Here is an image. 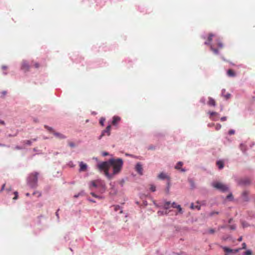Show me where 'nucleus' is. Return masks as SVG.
<instances>
[{
  "label": "nucleus",
  "mask_w": 255,
  "mask_h": 255,
  "mask_svg": "<svg viewBox=\"0 0 255 255\" xmlns=\"http://www.w3.org/2000/svg\"><path fill=\"white\" fill-rule=\"evenodd\" d=\"M123 164V160L121 158H111L108 161L99 163L97 167L100 171H104L105 176L109 179H111L115 175L121 171Z\"/></svg>",
  "instance_id": "nucleus-1"
},
{
  "label": "nucleus",
  "mask_w": 255,
  "mask_h": 255,
  "mask_svg": "<svg viewBox=\"0 0 255 255\" xmlns=\"http://www.w3.org/2000/svg\"><path fill=\"white\" fill-rule=\"evenodd\" d=\"M38 173L31 174L28 178V182L31 187H35L37 182Z\"/></svg>",
  "instance_id": "nucleus-2"
},
{
  "label": "nucleus",
  "mask_w": 255,
  "mask_h": 255,
  "mask_svg": "<svg viewBox=\"0 0 255 255\" xmlns=\"http://www.w3.org/2000/svg\"><path fill=\"white\" fill-rule=\"evenodd\" d=\"M212 185L215 188L219 190L222 192H225L228 190V187L222 183L215 182L212 184Z\"/></svg>",
  "instance_id": "nucleus-3"
},
{
  "label": "nucleus",
  "mask_w": 255,
  "mask_h": 255,
  "mask_svg": "<svg viewBox=\"0 0 255 255\" xmlns=\"http://www.w3.org/2000/svg\"><path fill=\"white\" fill-rule=\"evenodd\" d=\"M44 127L45 128H46L49 131L52 132L55 136H56L57 137H58L60 139H63L66 137L63 134H62L59 132H57L54 131L51 128H50L47 126H45Z\"/></svg>",
  "instance_id": "nucleus-4"
},
{
  "label": "nucleus",
  "mask_w": 255,
  "mask_h": 255,
  "mask_svg": "<svg viewBox=\"0 0 255 255\" xmlns=\"http://www.w3.org/2000/svg\"><path fill=\"white\" fill-rule=\"evenodd\" d=\"M103 182L100 179L93 180L91 181L90 188L92 187L96 188L98 186H103Z\"/></svg>",
  "instance_id": "nucleus-5"
},
{
  "label": "nucleus",
  "mask_w": 255,
  "mask_h": 255,
  "mask_svg": "<svg viewBox=\"0 0 255 255\" xmlns=\"http://www.w3.org/2000/svg\"><path fill=\"white\" fill-rule=\"evenodd\" d=\"M111 128V126L110 125H109L108 126H107L106 128L102 131L101 135L99 137V139H101L102 138V137L105 135L106 133L108 135H110Z\"/></svg>",
  "instance_id": "nucleus-6"
},
{
  "label": "nucleus",
  "mask_w": 255,
  "mask_h": 255,
  "mask_svg": "<svg viewBox=\"0 0 255 255\" xmlns=\"http://www.w3.org/2000/svg\"><path fill=\"white\" fill-rule=\"evenodd\" d=\"M21 68L24 71H27L29 69V65L26 61H23L21 64Z\"/></svg>",
  "instance_id": "nucleus-7"
},
{
  "label": "nucleus",
  "mask_w": 255,
  "mask_h": 255,
  "mask_svg": "<svg viewBox=\"0 0 255 255\" xmlns=\"http://www.w3.org/2000/svg\"><path fill=\"white\" fill-rule=\"evenodd\" d=\"M136 171L140 175L142 174V167L140 163H137L135 166Z\"/></svg>",
  "instance_id": "nucleus-8"
},
{
  "label": "nucleus",
  "mask_w": 255,
  "mask_h": 255,
  "mask_svg": "<svg viewBox=\"0 0 255 255\" xmlns=\"http://www.w3.org/2000/svg\"><path fill=\"white\" fill-rule=\"evenodd\" d=\"M87 165L83 162L80 163V171H85L87 170Z\"/></svg>",
  "instance_id": "nucleus-9"
},
{
  "label": "nucleus",
  "mask_w": 255,
  "mask_h": 255,
  "mask_svg": "<svg viewBox=\"0 0 255 255\" xmlns=\"http://www.w3.org/2000/svg\"><path fill=\"white\" fill-rule=\"evenodd\" d=\"M209 100L208 102V104L209 106H212L215 107L216 106V102L214 99L211 97H209Z\"/></svg>",
  "instance_id": "nucleus-10"
},
{
  "label": "nucleus",
  "mask_w": 255,
  "mask_h": 255,
  "mask_svg": "<svg viewBox=\"0 0 255 255\" xmlns=\"http://www.w3.org/2000/svg\"><path fill=\"white\" fill-rule=\"evenodd\" d=\"M121 120V118L118 116H114L113 119L112 124L117 125Z\"/></svg>",
  "instance_id": "nucleus-11"
},
{
  "label": "nucleus",
  "mask_w": 255,
  "mask_h": 255,
  "mask_svg": "<svg viewBox=\"0 0 255 255\" xmlns=\"http://www.w3.org/2000/svg\"><path fill=\"white\" fill-rule=\"evenodd\" d=\"M248 195H249V192L247 191H245L243 192L242 197H243V200L245 201H248L249 200Z\"/></svg>",
  "instance_id": "nucleus-12"
},
{
  "label": "nucleus",
  "mask_w": 255,
  "mask_h": 255,
  "mask_svg": "<svg viewBox=\"0 0 255 255\" xmlns=\"http://www.w3.org/2000/svg\"><path fill=\"white\" fill-rule=\"evenodd\" d=\"M214 36V34L210 33L209 34L208 37V40L206 42H205V44L206 45H209L210 42L212 40L213 37Z\"/></svg>",
  "instance_id": "nucleus-13"
},
{
  "label": "nucleus",
  "mask_w": 255,
  "mask_h": 255,
  "mask_svg": "<svg viewBox=\"0 0 255 255\" xmlns=\"http://www.w3.org/2000/svg\"><path fill=\"white\" fill-rule=\"evenodd\" d=\"M217 165L218 166L219 169H221L224 167V163L222 160H219L216 163Z\"/></svg>",
  "instance_id": "nucleus-14"
},
{
  "label": "nucleus",
  "mask_w": 255,
  "mask_h": 255,
  "mask_svg": "<svg viewBox=\"0 0 255 255\" xmlns=\"http://www.w3.org/2000/svg\"><path fill=\"white\" fill-rule=\"evenodd\" d=\"M36 140H37L36 138H33L31 140H24L23 141V143H24V144H26L27 145H30L31 144L32 141H36Z\"/></svg>",
  "instance_id": "nucleus-15"
},
{
  "label": "nucleus",
  "mask_w": 255,
  "mask_h": 255,
  "mask_svg": "<svg viewBox=\"0 0 255 255\" xmlns=\"http://www.w3.org/2000/svg\"><path fill=\"white\" fill-rule=\"evenodd\" d=\"M227 75L229 77H235L236 76L235 72L232 69L228 70Z\"/></svg>",
  "instance_id": "nucleus-16"
},
{
  "label": "nucleus",
  "mask_w": 255,
  "mask_h": 255,
  "mask_svg": "<svg viewBox=\"0 0 255 255\" xmlns=\"http://www.w3.org/2000/svg\"><path fill=\"white\" fill-rule=\"evenodd\" d=\"M158 177L160 179H164L168 178V176L166 174H165V173H164L163 172L160 173L158 175Z\"/></svg>",
  "instance_id": "nucleus-17"
},
{
  "label": "nucleus",
  "mask_w": 255,
  "mask_h": 255,
  "mask_svg": "<svg viewBox=\"0 0 255 255\" xmlns=\"http://www.w3.org/2000/svg\"><path fill=\"white\" fill-rule=\"evenodd\" d=\"M222 248L224 250V251L227 253H231L233 252V250L231 249L228 247H223Z\"/></svg>",
  "instance_id": "nucleus-18"
},
{
  "label": "nucleus",
  "mask_w": 255,
  "mask_h": 255,
  "mask_svg": "<svg viewBox=\"0 0 255 255\" xmlns=\"http://www.w3.org/2000/svg\"><path fill=\"white\" fill-rule=\"evenodd\" d=\"M114 210L115 211L117 212L119 210H120V213L123 212L122 210L121 209V207L119 205H115L113 206Z\"/></svg>",
  "instance_id": "nucleus-19"
},
{
  "label": "nucleus",
  "mask_w": 255,
  "mask_h": 255,
  "mask_svg": "<svg viewBox=\"0 0 255 255\" xmlns=\"http://www.w3.org/2000/svg\"><path fill=\"white\" fill-rule=\"evenodd\" d=\"M225 92V90H223L222 91V95L225 98L226 100H228L231 97V94L229 93H228L227 94H224V92Z\"/></svg>",
  "instance_id": "nucleus-20"
},
{
  "label": "nucleus",
  "mask_w": 255,
  "mask_h": 255,
  "mask_svg": "<svg viewBox=\"0 0 255 255\" xmlns=\"http://www.w3.org/2000/svg\"><path fill=\"white\" fill-rule=\"evenodd\" d=\"M210 49L215 54H218L219 53L218 49L214 48L212 45H210Z\"/></svg>",
  "instance_id": "nucleus-21"
},
{
  "label": "nucleus",
  "mask_w": 255,
  "mask_h": 255,
  "mask_svg": "<svg viewBox=\"0 0 255 255\" xmlns=\"http://www.w3.org/2000/svg\"><path fill=\"white\" fill-rule=\"evenodd\" d=\"M217 44L218 47L220 49L222 48L223 47V44L220 40H217Z\"/></svg>",
  "instance_id": "nucleus-22"
},
{
  "label": "nucleus",
  "mask_w": 255,
  "mask_h": 255,
  "mask_svg": "<svg viewBox=\"0 0 255 255\" xmlns=\"http://www.w3.org/2000/svg\"><path fill=\"white\" fill-rule=\"evenodd\" d=\"M183 165V163L182 162H178L176 165L175 166V168L177 169H180L181 167V166Z\"/></svg>",
  "instance_id": "nucleus-23"
},
{
  "label": "nucleus",
  "mask_w": 255,
  "mask_h": 255,
  "mask_svg": "<svg viewBox=\"0 0 255 255\" xmlns=\"http://www.w3.org/2000/svg\"><path fill=\"white\" fill-rule=\"evenodd\" d=\"M170 202H166L165 203H164V207L165 209H168L169 208V206H170Z\"/></svg>",
  "instance_id": "nucleus-24"
},
{
  "label": "nucleus",
  "mask_w": 255,
  "mask_h": 255,
  "mask_svg": "<svg viewBox=\"0 0 255 255\" xmlns=\"http://www.w3.org/2000/svg\"><path fill=\"white\" fill-rule=\"evenodd\" d=\"M176 208L178 209L179 213L182 214V213H183L182 209V208L181 207L180 205H178L176 207Z\"/></svg>",
  "instance_id": "nucleus-25"
},
{
  "label": "nucleus",
  "mask_w": 255,
  "mask_h": 255,
  "mask_svg": "<svg viewBox=\"0 0 255 255\" xmlns=\"http://www.w3.org/2000/svg\"><path fill=\"white\" fill-rule=\"evenodd\" d=\"M208 114L210 115V119H211L212 116H216L218 115L217 113L215 112H208Z\"/></svg>",
  "instance_id": "nucleus-26"
},
{
  "label": "nucleus",
  "mask_w": 255,
  "mask_h": 255,
  "mask_svg": "<svg viewBox=\"0 0 255 255\" xmlns=\"http://www.w3.org/2000/svg\"><path fill=\"white\" fill-rule=\"evenodd\" d=\"M150 189L151 191L154 192L156 190V187L153 185H150Z\"/></svg>",
  "instance_id": "nucleus-27"
},
{
  "label": "nucleus",
  "mask_w": 255,
  "mask_h": 255,
  "mask_svg": "<svg viewBox=\"0 0 255 255\" xmlns=\"http://www.w3.org/2000/svg\"><path fill=\"white\" fill-rule=\"evenodd\" d=\"M252 254V252L250 250H248L246 252H245L244 253L245 255H251Z\"/></svg>",
  "instance_id": "nucleus-28"
},
{
  "label": "nucleus",
  "mask_w": 255,
  "mask_h": 255,
  "mask_svg": "<svg viewBox=\"0 0 255 255\" xmlns=\"http://www.w3.org/2000/svg\"><path fill=\"white\" fill-rule=\"evenodd\" d=\"M34 64H33V66L35 68H38L39 67L40 65H39V64L38 63H37V62H33Z\"/></svg>",
  "instance_id": "nucleus-29"
},
{
  "label": "nucleus",
  "mask_w": 255,
  "mask_h": 255,
  "mask_svg": "<svg viewBox=\"0 0 255 255\" xmlns=\"http://www.w3.org/2000/svg\"><path fill=\"white\" fill-rule=\"evenodd\" d=\"M14 197L13 198V200H16L18 198V193L17 192L15 191L14 192Z\"/></svg>",
  "instance_id": "nucleus-30"
},
{
  "label": "nucleus",
  "mask_w": 255,
  "mask_h": 255,
  "mask_svg": "<svg viewBox=\"0 0 255 255\" xmlns=\"http://www.w3.org/2000/svg\"><path fill=\"white\" fill-rule=\"evenodd\" d=\"M104 122H105V119H103V118H101L100 121V124L102 126H104Z\"/></svg>",
  "instance_id": "nucleus-31"
},
{
  "label": "nucleus",
  "mask_w": 255,
  "mask_h": 255,
  "mask_svg": "<svg viewBox=\"0 0 255 255\" xmlns=\"http://www.w3.org/2000/svg\"><path fill=\"white\" fill-rule=\"evenodd\" d=\"M221 128V125L220 124H217L216 126V129L217 130H219Z\"/></svg>",
  "instance_id": "nucleus-32"
},
{
  "label": "nucleus",
  "mask_w": 255,
  "mask_h": 255,
  "mask_svg": "<svg viewBox=\"0 0 255 255\" xmlns=\"http://www.w3.org/2000/svg\"><path fill=\"white\" fill-rule=\"evenodd\" d=\"M190 207L192 209H195L196 208H197L198 210H200V207H199L198 206L194 207L193 203L191 204Z\"/></svg>",
  "instance_id": "nucleus-33"
},
{
  "label": "nucleus",
  "mask_w": 255,
  "mask_h": 255,
  "mask_svg": "<svg viewBox=\"0 0 255 255\" xmlns=\"http://www.w3.org/2000/svg\"><path fill=\"white\" fill-rule=\"evenodd\" d=\"M215 214H218V212H212L210 213V216H212Z\"/></svg>",
  "instance_id": "nucleus-34"
},
{
  "label": "nucleus",
  "mask_w": 255,
  "mask_h": 255,
  "mask_svg": "<svg viewBox=\"0 0 255 255\" xmlns=\"http://www.w3.org/2000/svg\"><path fill=\"white\" fill-rule=\"evenodd\" d=\"M235 133V131L233 129H231L229 131V134L230 135L234 134Z\"/></svg>",
  "instance_id": "nucleus-35"
},
{
  "label": "nucleus",
  "mask_w": 255,
  "mask_h": 255,
  "mask_svg": "<svg viewBox=\"0 0 255 255\" xmlns=\"http://www.w3.org/2000/svg\"><path fill=\"white\" fill-rule=\"evenodd\" d=\"M209 233L211 234H214L215 233V230L213 229H211L209 230Z\"/></svg>",
  "instance_id": "nucleus-36"
},
{
  "label": "nucleus",
  "mask_w": 255,
  "mask_h": 255,
  "mask_svg": "<svg viewBox=\"0 0 255 255\" xmlns=\"http://www.w3.org/2000/svg\"><path fill=\"white\" fill-rule=\"evenodd\" d=\"M91 194L94 197H96V198H100L99 196H98V195H97L96 194H95L93 192H91Z\"/></svg>",
  "instance_id": "nucleus-37"
},
{
  "label": "nucleus",
  "mask_w": 255,
  "mask_h": 255,
  "mask_svg": "<svg viewBox=\"0 0 255 255\" xmlns=\"http://www.w3.org/2000/svg\"><path fill=\"white\" fill-rule=\"evenodd\" d=\"M241 248H239V249H235V250H233V252L234 253H238V252H239L240 250H241Z\"/></svg>",
  "instance_id": "nucleus-38"
},
{
  "label": "nucleus",
  "mask_w": 255,
  "mask_h": 255,
  "mask_svg": "<svg viewBox=\"0 0 255 255\" xmlns=\"http://www.w3.org/2000/svg\"><path fill=\"white\" fill-rule=\"evenodd\" d=\"M177 205H176V204L175 202L172 203V204H171V206L174 208H176Z\"/></svg>",
  "instance_id": "nucleus-39"
},
{
  "label": "nucleus",
  "mask_w": 255,
  "mask_h": 255,
  "mask_svg": "<svg viewBox=\"0 0 255 255\" xmlns=\"http://www.w3.org/2000/svg\"><path fill=\"white\" fill-rule=\"evenodd\" d=\"M227 120V117H223L221 118V121L222 122L225 121Z\"/></svg>",
  "instance_id": "nucleus-40"
},
{
  "label": "nucleus",
  "mask_w": 255,
  "mask_h": 255,
  "mask_svg": "<svg viewBox=\"0 0 255 255\" xmlns=\"http://www.w3.org/2000/svg\"><path fill=\"white\" fill-rule=\"evenodd\" d=\"M244 184H250V181L249 180H245L244 181Z\"/></svg>",
  "instance_id": "nucleus-41"
},
{
  "label": "nucleus",
  "mask_w": 255,
  "mask_h": 255,
  "mask_svg": "<svg viewBox=\"0 0 255 255\" xmlns=\"http://www.w3.org/2000/svg\"><path fill=\"white\" fill-rule=\"evenodd\" d=\"M246 244L245 243H243L242 244V249H246Z\"/></svg>",
  "instance_id": "nucleus-42"
},
{
  "label": "nucleus",
  "mask_w": 255,
  "mask_h": 255,
  "mask_svg": "<svg viewBox=\"0 0 255 255\" xmlns=\"http://www.w3.org/2000/svg\"><path fill=\"white\" fill-rule=\"evenodd\" d=\"M227 198L228 199H233V195L232 194H230L229 195H228L227 197Z\"/></svg>",
  "instance_id": "nucleus-43"
},
{
  "label": "nucleus",
  "mask_w": 255,
  "mask_h": 255,
  "mask_svg": "<svg viewBox=\"0 0 255 255\" xmlns=\"http://www.w3.org/2000/svg\"><path fill=\"white\" fill-rule=\"evenodd\" d=\"M5 184H3L1 187V190H0V192H1L2 190H4V187H5Z\"/></svg>",
  "instance_id": "nucleus-44"
},
{
  "label": "nucleus",
  "mask_w": 255,
  "mask_h": 255,
  "mask_svg": "<svg viewBox=\"0 0 255 255\" xmlns=\"http://www.w3.org/2000/svg\"><path fill=\"white\" fill-rule=\"evenodd\" d=\"M69 145H70L71 147H74L75 145H74V143H73V142H70V143H69Z\"/></svg>",
  "instance_id": "nucleus-45"
},
{
  "label": "nucleus",
  "mask_w": 255,
  "mask_h": 255,
  "mask_svg": "<svg viewBox=\"0 0 255 255\" xmlns=\"http://www.w3.org/2000/svg\"><path fill=\"white\" fill-rule=\"evenodd\" d=\"M0 124L4 125L5 123L3 121H0Z\"/></svg>",
  "instance_id": "nucleus-46"
},
{
  "label": "nucleus",
  "mask_w": 255,
  "mask_h": 255,
  "mask_svg": "<svg viewBox=\"0 0 255 255\" xmlns=\"http://www.w3.org/2000/svg\"><path fill=\"white\" fill-rule=\"evenodd\" d=\"M15 148H16V149H22V148H21V147H20V146H16L15 147Z\"/></svg>",
  "instance_id": "nucleus-47"
},
{
  "label": "nucleus",
  "mask_w": 255,
  "mask_h": 255,
  "mask_svg": "<svg viewBox=\"0 0 255 255\" xmlns=\"http://www.w3.org/2000/svg\"><path fill=\"white\" fill-rule=\"evenodd\" d=\"M242 240H243V238H242V237H240V238L238 239V241H239V242H241V241H242Z\"/></svg>",
  "instance_id": "nucleus-48"
},
{
  "label": "nucleus",
  "mask_w": 255,
  "mask_h": 255,
  "mask_svg": "<svg viewBox=\"0 0 255 255\" xmlns=\"http://www.w3.org/2000/svg\"><path fill=\"white\" fill-rule=\"evenodd\" d=\"M103 155L104 156H106V155H108V152H104V153H103Z\"/></svg>",
  "instance_id": "nucleus-49"
},
{
  "label": "nucleus",
  "mask_w": 255,
  "mask_h": 255,
  "mask_svg": "<svg viewBox=\"0 0 255 255\" xmlns=\"http://www.w3.org/2000/svg\"><path fill=\"white\" fill-rule=\"evenodd\" d=\"M231 228L232 229H233V230H234V229H235V227H234L233 226H231Z\"/></svg>",
  "instance_id": "nucleus-50"
},
{
  "label": "nucleus",
  "mask_w": 255,
  "mask_h": 255,
  "mask_svg": "<svg viewBox=\"0 0 255 255\" xmlns=\"http://www.w3.org/2000/svg\"><path fill=\"white\" fill-rule=\"evenodd\" d=\"M6 190H7L8 191H11V188H7Z\"/></svg>",
  "instance_id": "nucleus-51"
},
{
  "label": "nucleus",
  "mask_w": 255,
  "mask_h": 255,
  "mask_svg": "<svg viewBox=\"0 0 255 255\" xmlns=\"http://www.w3.org/2000/svg\"><path fill=\"white\" fill-rule=\"evenodd\" d=\"M58 210L56 212V216H57V217H58V218H59V217H58Z\"/></svg>",
  "instance_id": "nucleus-52"
},
{
  "label": "nucleus",
  "mask_w": 255,
  "mask_h": 255,
  "mask_svg": "<svg viewBox=\"0 0 255 255\" xmlns=\"http://www.w3.org/2000/svg\"><path fill=\"white\" fill-rule=\"evenodd\" d=\"M6 67H5V66H3L2 67V69H4V70L6 69Z\"/></svg>",
  "instance_id": "nucleus-53"
},
{
  "label": "nucleus",
  "mask_w": 255,
  "mask_h": 255,
  "mask_svg": "<svg viewBox=\"0 0 255 255\" xmlns=\"http://www.w3.org/2000/svg\"><path fill=\"white\" fill-rule=\"evenodd\" d=\"M37 194H38V196H40L41 195V194L39 193H37Z\"/></svg>",
  "instance_id": "nucleus-54"
},
{
  "label": "nucleus",
  "mask_w": 255,
  "mask_h": 255,
  "mask_svg": "<svg viewBox=\"0 0 255 255\" xmlns=\"http://www.w3.org/2000/svg\"><path fill=\"white\" fill-rule=\"evenodd\" d=\"M26 195L28 196L29 195V193H26Z\"/></svg>",
  "instance_id": "nucleus-55"
},
{
  "label": "nucleus",
  "mask_w": 255,
  "mask_h": 255,
  "mask_svg": "<svg viewBox=\"0 0 255 255\" xmlns=\"http://www.w3.org/2000/svg\"><path fill=\"white\" fill-rule=\"evenodd\" d=\"M208 126L211 127V126H212V125L209 124Z\"/></svg>",
  "instance_id": "nucleus-56"
},
{
  "label": "nucleus",
  "mask_w": 255,
  "mask_h": 255,
  "mask_svg": "<svg viewBox=\"0 0 255 255\" xmlns=\"http://www.w3.org/2000/svg\"><path fill=\"white\" fill-rule=\"evenodd\" d=\"M1 146H5V145H4V144H1Z\"/></svg>",
  "instance_id": "nucleus-57"
},
{
  "label": "nucleus",
  "mask_w": 255,
  "mask_h": 255,
  "mask_svg": "<svg viewBox=\"0 0 255 255\" xmlns=\"http://www.w3.org/2000/svg\"><path fill=\"white\" fill-rule=\"evenodd\" d=\"M74 197H78V195H75V196H74Z\"/></svg>",
  "instance_id": "nucleus-58"
},
{
  "label": "nucleus",
  "mask_w": 255,
  "mask_h": 255,
  "mask_svg": "<svg viewBox=\"0 0 255 255\" xmlns=\"http://www.w3.org/2000/svg\"><path fill=\"white\" fill-rule=\"evenodd\" d=\"M17 132H16V133H15V134L14 135V136H16V135H17Z\"/></svg>",
  "instance_id": "nucleus-59"
},
{
  "label": "nucleus",
  "mask_w": 255,
  "mask_h": 255,
  "mask_svg": "<svg viewBox=\"0 0 255 255\" xmlns=\"http://www.w3.org/2000/svg\"><path fill=\"white\" fill-rule=\"evenodd\" d=\"M91 201L92 202H95V201H93V200H91Z\"/></svg>",
  "instance_id": "nucleus-60"
},
{
  "label": "nucleus",
  "mask_w": 255,
  "mask_h": 255,
  "mask_svg": "<svg viewBox=\"0 0 255 255\" xmlns=\"http://www.w3.org/2000/svg\"><path fill=\"white\" fill-rule=\"evenodd\" d=\"M8 136H9V137L12 136V135H10V134H9Z\"/></svg>",
  "instance_id": "nucleus-61"
},
{
  "label": "nucleus",
  "mask_w": 255,
  "mask_h": 255,
  "mask_svg": "<svg viewBox=\"0 0 255 255\" xmlns=\"http://www.w3.org/2000/svg\"><path fill=\"white\" fill-rule=\"evenodd\" d=\"M36 194V192H34V193H33V194H34H34Z\"/></svg>",
  "instance_id": "nucleus-62"
},
{
  "label": "nucleus",
  "mask_w": 255,
  "mask_h": 255,
  "mask_svg": "<svg viewBox=\"0 0 255 255\" xmlns=\"http://www.w3.org/2000/svg\"><path fill=\"white\" fill-rule=\"evenodd\" d=\"M182 171H184L185 170L184 169H181Z\"/></svg>",
  "instance_id": "nucleus-63"
}]
</instances>
